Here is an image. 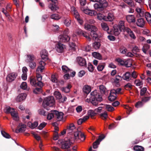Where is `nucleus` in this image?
<instances>
[{
	"label": "nucleus",
	"instance_id": "1",
	"mask_svg": "<svg viewBox=\"0 0 151 151\" xmlns=\"http://www.w3.org/2000/svg\"><path fill=\"white\" fill-rule=\"evenodd\" d=\"M93 2H97V3L94 4L93 6L94 8L98 11H101L106 7L108 3L106 0H90Z\"/></svg>",
	"mask_w": 151,
	"mask_h": 151
},
{
	"label": "nucleus",
	"instance_id": "2",
	"mask_svg": "<svg viewBox=\"0 0 151 151\" xmlns=\"http://www.w3.org/2000/svg\"><path fill=\"white\" fill-rule=\"evenodd\" d=\"M74 143V138L70 137L66 138L65 139L64 142L62 144L61 148L63 149L69 148Z\"/></svg>",
	"mask_w": 151,
	"mask_h": 151
},
{
	"label": "nucleus",
	"instance_id": "3",
	"mask_svg": "<svg viewBox=\"0 0 151 151\" xmlns=\"http://www.w3.org/2000/svg\"><path fill=\"white\" fill-rule=\"evenodd\" d=\"M55 99L52 96H49L45 99L43 101V105L44 107L45 105L50 107L53 106L55 104Z\"/></svg>",
	"mask_w": 151,
	"mask_h": 151
},
{
	"label": "nucleus",
	"instance_id": "4",
	"mask_svg": "<svg viewBox=\"0 0 151 151\" xmlns=\"http://www.w3.org/2000/svg\"><path fill=\"white\" fill-rule=\"evenodd\" d=\"M91 95L92 96V98L93 99V101H97L98 103V102H101L102 100L101 95L96 90L91 92Z\"/></svg>",
	"mask_w": 151,
	"mask_h": 151
},
{
	"label": "nucleus",
	"instance_id": "5",
	"mask_svg": "<svg viewBox=\"0 0 151 151\" xmlns=\"http://www.w3.org/2000/svg\"><path fill=\"white\" fill-rule=\"evenodd\" d=\"M63 33V35H60L59 37L60 41L65 42L69 41L70 39V38L67 35V34H68V30H64Z\"/></svg>",
	"mask_w": 151,
	"mask_h": 151
},
{
	"label": "nucleus",
	"instance_id": "6",
	"mask_svg": "<svg viewBox=\"0 0 151 151\" xmlns=\"http://www.w3.org/2000/svg\"><path fill=\"white\" fill-rule=\"evenodd\" d=\"M17 76V74L16 73H12L9 74L6 77V79L9 82L14 81Z\"/></svg>",
	"mask_w": 151,
	"mask_h": 151
},
{
	"label": "nucleus",
	"instance_id": "7",
	"mask_svg": "<svg viewBox=\"0 0 151 151\" xmlns=\"http://www.w3.org/2000/svg\"><path fill=\"white\" fill-rule=\"evenodd\" d=\"M26 126L24 124L22 123L19 124L17 128L15 130V132L18 133L20 132H23L25 131V128Z\"/></svg>",
	"mask_w": 151,
	"mask_h": 151
},
{
	"label": "nucleus",
	"instance_id": "8",
	"mask_svg": "<svg viewBox=\"0 0 151 151\" xmlns=\"http://www.w3.org/2000/svg\"><path fill=\"white\" fill-rule=\"evenodd\" d=\"M105 136L104 135H100L99 138L93 143V148L94 149L97 148L98 147V145L99 144L100 142L102 139H104Z\"/></svg>",
	"mask_w": 151,
	"mask_h": 151
},
{
	"label": "nucleus",
	"instance_id": "9",
	"mask_svg": "<svg viewBox=\"0 0 151 151\" xmlns=\"http://www.w3.org/2000/svg\"><path fill=\"white\" fill-rule=\"evenodd\" d=\"M65 47V46L60 43H58L55 47L56 50L58 52H62L64 49Z\"/></svg>",
	"mask_w": 151,
	"mask_h": 151
},
{
	"label": "nucleus",
	"instance_id": "10",
	"mask_svg": "<svg viewBox=\"0 0 151 151\" xmlns=\"http://www.w3.org/2000/svg\"><path fill=\"white\" fill-rule=\"evenodd\" d=\"M67 131L70 134H73V133L76 130L75 126L73 123L70 124L67 129Z\"/></svg>",
	"mask_w": 151,
	"mask_h": 151
},
{
	"label": "nucleus",
	"instance_id": "11",
	"mask_svg": "<svg viewBox=\"0 0 151 151\" xmlns=\"http://www.w3.org/2000/svg\"><path fill=\"white\" fill-rule=\"evenodd\" d=\"M53 113H55V116L58 121L61 120L63 117V113L62 112H59L56 110H53Z\"/></svg>",
	"mask_w": 151,
	"mask_h": 151
},
{
	"label": "nucleus",
	"instance_id": "12",
	"mask_svg": "<svg viewBox=\"0 0 151 151\" xmlns=\"http://www.w3.org/2000/svg\"><path fill=\"white\" fill-rule=\"evenodd\" d=\"M136 24L137 26L143 28L145 25V21L143 18H140L137 19Z\"/></svg>",
	"mask_w": 151,
	"mask_h": 151
},
{
	"label": "nucleus",
	"instance_id": "13",
	"mask_svg": "<svg viewBox=\"0 0 151 151\" xmlns=\"http://www.w3.org/2000/svg\"><path fill=\"white\" fill-rule=\"evenodd\" d=\"M135 10L140 17H142L144 16L145 12L144 9L141 6L140 7H137Z\"/></svg>",
	"mask_w": 151,
	"mask_h": 151
},
{
	"label": "nucleus",
	"instance_id": "14",
	"mask_svg": "<svg viewBox=\"0 0 151 151\" xmlns=\"http://www.w3.org/2000/svg\"><path fill=\"white\" fill-rule=\"evenodd\" d=\"M27 96V94L25 93H22L19 95L16 98L17 102H21L24 100Z\"/></svg>",
	"mask_w": 151,
	"mask_h": 151
},
{
	"label": "nucleus",
	"instance_id": "15",
	"mask_svg": "<svg viewBox=\"0 0 151 151\" xmlns=\"http://www.w3.org/2000/svg\"><path fill=\"white\" fill-rule=\"evenodd\" d=\"M115 91L114 90H111L108 98L109 101H113L115 100L116 97V94L115 93Z\"/></svg>",
	"mask_w": 151,
	"mask_h": 151
},
{
	"label": "nucleus",
	"instance_id": "16",
	"mask_svg": "<svg viewBox=\"0 0 151 151\" xmlns=\"http://www.w3.org/2000/svg\"><path fill=\"white\" fill-rule=\"evenodd\" d=\"M36 58L35 56L32 54H28L27 55L26 61L28 63L34 61Z\"/></svg>",
	"mask_w": 151,
	"mask_h": 151
},
{
	"label": "nucleus",
	"instance_id": "17",
	"mask_svg": "<svg viewBox=\"0 0 151 151\" xmlns=\"http://www.w3.org/2000/svg\"><path fill=\"white\" fill-rule=\"evenodd\" d=\"M40 65L37 67V71H40V72H42L43 70L45 68V63L44 61L42 60H41L39 62Z\"/></svg>",
	"mask_w": 151,
	"mask_h": 151
},
{
	"label": "nucleus",
	"instance_id": "18",
	"mask_svg": "<svg viewBox=\"0 0 151 151\" xmlns=\"http://www.w3.org/2000/svg\"><path fill=\"white\" fill-rule=\"evenodd\" d=\"M77 60L80 65L81 66H85L86 65V61L84 58L81 57H79L77 58Z\"/></svg>",
	"mask_w": 151,
	"mask_h": 151
},
{
	"label": "nucleus",
	"instance_id": "19",
	"mask_svg": "<svg viewBox=\"0 0 151 151\" xmlns=\"http://www.w3.org/2000/svg\"><path fill=\"white\" fill-rule=\"evenodd\" d=\"M122 77L124 80L127 81H129L132 80L131 74L129 72H126Z\"/></svg>",
	"mask_w": 151,
	"mask_h": 151
},
{
	"label": "nucleus",
	"instance_id": "20",
	"mask_svg": "<svg viewBox=\"0 0 151 151\" xmlns=\"http://www.w3.org/2000/svg\"><path fill=\"white\" fill-rule=\"evenodd\" d=\"M77 32L78 35H82L84 37H86L89 41H90L91 40V38L88 35V34L86 32L81 29H79Z\"/></svg>",
	"mask_w": 151,
	"mask_h": 151
},
{
	"label": "nucleus",
	"instance_id": "21",
	"mask_svg": "<svg viewBox=\"0 0 151 151\" xmlns=\"http://www.w3.org/2000/svg\"><path fill=\"white\" fill-rule=\"evenodd\" d=\"M93 27L94 28L90 31V35L91 37L93 38V39H96L98 37V35L96 33L97 29L96 27Z\"/></svg>",
	"mask_w": 151,
	"mask_h": 151
},
{
	"label": "nucleus",
	"instance_id": "22",
	"mask_svg": "<svg viewBox=\"0 0 151 151\" xmlns=\"http://www.w3.org/2000/svg\"><path fill=\"white\" fill-rule=\"evenodd\" d=\"M41 56L42 59L46 60L48 58V52L45 50H42L41 52Z\"/></svg>",
	"mask_w": 151,
	"mask_h": 151
},
{
	"label": "nucleus",
	"instance_id": "23",
	"mask_svg": "<svg viewBox=\"0 0 151 151\" xmlns=\"http://www.w3.org/2000/svg\"><path fill=\"white\" fill-rule=\"evenodd\" d=\"M104 20L106 21L111 22L114 19V17L113 13H109L107 16H105Z\"/></svg>",
	"mask_w": 151,
	"mask_h": 151
},
{
	"label": "nucleus",
	"instance_id": "24",
	"mask_svg": "<svg viewBox=\"0 0 151 151\" xmlns=\"http://www.w3.org/2000/svg\"><path fill=\"white\" fill-rule=\"evenodd\" d=\"M126 18L127 22L129 23L135 22V17L133 15H128L127 16Z\"/></svg>",
	"mask_w": 151,
	"mask_h": 151
},
{
	"label": "nucleus",
	"instance_id": "25",
	"mask_svg": "<svg viewBox=\"0 0 151 151\" xmlns=\"http://www.w3.org/2000/svg\"><path fill=\"white\" fill-rule=\"evenodd\" d=\"M37 85L39 87H42L43 86V83L41 81L42 79V76L39 74H37Z\"/></svg>",
	"mask_w": 151,
	"mask_h": 151
},
{
	"label": "nucleus",
	"instance_id": "26",
	"mask_svg": "<svg viewBox=\"0 0 151 151\" xmlns=\"http://www.w3.org/2000/svg\"><path fill=\"white\" fill-rule=\"evenodd\" d=\"M114 34L115 36L118 35L121 32L123 31V30L118 27V26H114Z\"/></svg>",
	"mask_w": 151,
	"mask_h": 151
},
{
	"label": "nucleus",
	"instance_id": "27",
	"mask_svg": "<svg viewBox=\"0 0 151 151\" xmlns=\"http://www.w3.org/2000/svg\"><path fill=\"white\" fill-rule=\"evenodd\" d=\"M37 122H35L33 123L31 122H29L27 123L28 126L32 129H34L37 127L38 125Z\"/></svg>",
	"mask_w": 151,
	"mask_h": 151
},
{
	"label": "nucleus",
	"instance_id": "28",
	"mask_svg": "<svg viewBox=\"0 0 151 151\" xmlns=\"http://www.w3.org/2000/svg\"><path fill=\"white\" fill-rule=\"evenodd\" d=\"M124 22L123 21H119V26L118 27L123 30V31L125 32L126 28H128L125 27L124 25Z\"/></svg>",
	"mask_w": 151,
	"mask_h": 151
},
{
	"label": "nucleus",
	"instance_id": "29",
	"mask_svg": "<svg viewBox=\"0 0 151 151\" xmlns=\"http://www.w3.org/2000/svg\"><path fill=\"white\" fill-rule=\"evenodd\" d=\"M92 96H91L89 98H87L85 100L86 102L88 103L91 102L93 105L97 106L98 104V103L97 101H94L92 98Z\"/></svg>",
	"mask_w": 151,
	"mask_h": 151
},
{
	"label": "nucleus",
	"instance_id": "30",
	"mask_svg": "<svg viewBox=\"0 0 151 151\" xmlns=\"http://www.w3.org/2000/svg\"><path fill=\"white\" fill-rule=\"evenodd\" d=\"M145 18L149 23L151 24V14L148 12H145V13L144 15Z\"/></svg>",
	"mask_w": 151,
	"mask_h": 151
},
{
	"label": "nucleus",
	"instance_id": "31",
	"mask_svg": "<svg viewBox=\"0 0 151 151\" xmlns=\"http://www.w3.org/2000/svg\"><path fill=\"white\" fill-rule=\"evenodd\" d=\"M125 32H126L128 34L131 38L133 39H135L136 38V37L133 32L129 28H126Z\"/></svg>",
	"mask_w": 151,
	"mask_h": 151
},
{
	"label": "nucleus",
	"instance_id": "32",
	"mask_svg": "<svg viewBox=\"0 0 151 151\" xmlns=\"http://www.w3.org/2000/svg\"><path fill=\"white\" fill-rule=\"evenodd\" d=\"M73 133L74 137H72L74 138L75 142V140H77L79 139V135L80 134H81V131L77 130V131H75L74 132H73Z\"/></svg>",
	"mask_w": 151,
	"mask_h": 151
},
{
	"label": "nucleus",
	"instance_id": "33",
	"mask_svg": "<svg viewBox=\"0 0 151 151\" xmlns=\"http://www.w3.org/2000/svg\"><path fill=\"white\" fill-rule=\"evenodd\" d=\"M11 114L14 120L16 121L18 120L19 117L17 115V114L14 110L13 111H11Z\"/></svg>",
	"mask_w": 151,
	"mask_h": 151
},
{
	"label": "nucleus",
	"instance_id": "34",
	"mask_svg": "<svg viewBox=\"0 0 151 151\" xmlns=\"http://www.w3.org/2000/svg\"><path fill=\"white\" fill-rule=\"evenodd\" d=\"M96 27L92 25H91L88 23H86L84 25L85 29L89 31H91V30H92L93 28H94L93 27Z\"/></svg>",
	"mask_w": 151,
	"mask_h": 151
},
{
	"label": "nucleus",
	"instance_id": "35",
	"mask_svg": "<svg viewBox=\"0 0 151 151\" xmlns=\"http://www.w3.org/2000/svg\"><path fill=\"white\" fill-rule=\"evenodd\" d=\"M101 26L103 30L106 31L108 33H109V27L106 23L105 22H102L101 24Z\"/></svg>",
	"mask_w": 151,
	"mask_h": 151
},
{
	"label": "nucleus",
	"instance_id": "36",
	"mask_svg": "<svg viewBox=\"0 0 151 151\" xmlns=\"http://www.w3.org/2000/svg\"><path fill=\"white\" fill-rule=\"evenodd\" d=\"M91 91V88L89 86H88L85 85L83 87V92L86 94L89 93Z\"/></svg>",
	"mask_w": 151,
	"mask_h": 151
},
{
	"label": "nucleus",
	"instance_id": "37",
	"mask_svg": "<svg viewBox=\"0 0 151 151\" xmlns=\"http://www.w3.org/2000/svg\"><path fill=\"white\" fill-rule=\"evenodd\" d=\"M71 87V85L69 84L66 87H63L62 88V91L65 93H68L70 91V89Z\"/></svg>",
	"mask_w": 151,
	"mask_h": 151
},
{
	"label": "nucleus",
	"instance_id": "38",
	"mask_svg": "<svg viewBox=\"0 0 151 151\" xmlns=\"http://www.w3.org/2000/svg\"><path fill=\"white\" fill-rule=\"evenodd\" d=\"M92 56L95 58L99 60H101L102 59V57L101 54L99 53L96 52H94L92 53Z\"/></svg>",
	"mask_w": 151,
	"mask_h": 151
},
{
	"label": "nucleus",
	"instance_id": "39",
	"mask_svg": "<svg viewBox=\"0 0 151 151\" xmlns=\"http://www.w3.org/2000/svg\"><path fill=\"white\" fill-rule=\"evenodd\" d=\"M100 91L102 94H105L107 91L106 88L103 85H101L99 86Z\"/></svg>",
	"mask_w": 151,
	"mask_h": 151
},
{
	"label": "nucleus",
	"instance_id": "40",
	"mask_svg": "<svg viewBox=\"0 0 151 151\" xmlns=\"http://www.w3.org/2000/svg\"><path fill=\"white\" fill-rule=\"evenodd\" d=\"M115 60L118 62L119 64L122 65H124V64H126L127 61H124L122 60L121 58H117Z\"/></svg>",
	"mask_w": 151,
	"mask_h": 151
},
{
	"label": "nucleus",
	"instance_id": "41",
	"mask_svg": "<svg viewBox=\"0 0 151 151\" xmlns=\"http://www.w3.org/2000/svg\"><path fill=\"white\" fill-rule=\"evenodd\" d=\"M124 2L128 4L131 7H134L135 4L134 2L132 0H124Z\"/></svg>",
	"mask_w": 151,
	"mask_h": 151
},
{
	"label": "nucleus",
	"instance_id": "42",
	"mask_svg": "<svg viewBox=\"0 0 151 151\" xmlns=\"http://www.w3.org/2000/svg\"><path fill=\"white\" fill-rule=\"evenodd\" d=\"M134 149L136 151H144V148L143 147L138 145L134 146Z\"/></svg>",
	"mask_w": 151,
	"mask_h": 151
},
{
	"label": "nucleus",
	"instance_id": "43",
	"mask_svg": "<svg viewBox=\"0 0 151 151\" xmlns=\"http://www.w3.org/2000/svg\"><path fill=\"white\" fill-rule=\"evenodd\" d=\"M62 68L63 71L65 73H69L71 71V70L66 65H63Z\"/></svg>",
	"mask_w": 151,
	"mask_h": 151
},
{
	"label": "nucleus",
	"instance_id": "44",
	"mask_svg": "<svg viewBox=\"0 0 151 151\" xmlns=\"http://www.w3.org/2000/svg\"><path fill=\"white\" fill-rule=\"evenodd\" d=\"M49 7L52 11H55L58 9V7L54 4H50Z\"/></svg>",
	"mask_w": 151,
	"mask_h": 151
},
{
	"label": "nucleus",
	"instance_id": "45",
	"mask_svg": "<svg viewBox=\"0 0 151 151\" xmlns=\"http://www.w3.org/2000/svg\"><path fill=\"white\" fill-rule=\"evenodd\" d=\"M93 48L96 49H99L101 46V44L99 42L95 41L93 44Z\"/></svg>",
	"mask_w": 151,
	"mask_h": 151
},
{
	"label": "nucleus",
	"instance_id": "46",
	"mask_svg": "<svg viewBox=\"0 0 151 151\" xmlns=\"http://www.w3.org/2000/svg\"><path fill=\"white\" fill-rule=\"evenodd\" d=\"M104 107L105 109L109 111H112L114 109V108L109 105L106 104L104 105Z\"/></svg>",
	"mask_w": 151,
	"mask_h": 151
},
{
	"label": "nucleus",
	"instance_id": "47",
	"mask_svg": "<svg viewBox=\"0 0 151 151\" xmlns=\"http://www.w3.org/2000/svg\"><path fill=\"white\" fill-rule=\"evenodd\" d=\"M150 48V46L148 44L145 45L142 48L143 52L145 54H146L147 52Z\"/></svg>",
	"mask_w": 151,
	"mask_h": 151
},
{
	"label": "nucleus",
	"instance_id": "48",
	"mask_svg": "<svg viewBox=\"0 0 151 151\" xmlns=\"http://www.w3.org/2000/svg\"><path fill=\"white\" fill-rule=\"evenodd\" d=\"M27 63H29V67L32 69H33L36 67V63L34 61L28 62Z\"/></svg>",
	"mask_w": 151,
	"mask_h": 151
},
{
	"label": "nucleus",
	"instance_id": "49",
	"mask_svg": "<svg viewBox=\"0 0 151 151\" xmlns=\"http://www.w3.org/2000/svg\"><path fill=\"white\" fill-rule=\"evenodd\" d=\"M53 113V111L52 110L50 113H49L47 114V119L50 120L55 116V113Z\"/></svg>",
	"mask_w": 151,
	"mask_h": 151
},
{
	"label": "nucleus",
	"instance_id": "50",
	"mask_svg": "<svg viewBox=\"0 0 151 151\" xmlns=\"http://www.w3.org/2000/svg\"><path fill=\"white\" fill-rule=\"evenodd\" d=\"M105 64L104 63H102L99 64L97 66V68L99 71H102L104 68Z\"/></svg>",
	"mask_w": 151,
	"mask_h": 151
},
{
	"label": "nucleus",
	"instance_id": "51",
	"mask_svg": "<svg viewBox=\"0 0 151 151\" xmlns=\"http://www.w3.org/2000/svg\"><path fill=\"white\" fill-rule=\"evenodd\" d=\"M20 87L23 90H27L28 91L29 89V88H27V84L25 82H22L20 85Z\"/></svg>",
	"mask_w": 151,
	"mask_h": 151
},
{
	"label": "nucleus",
	"instance_id": "52",
	"mask_svg": "<svg viewBox=\"0 0 151 151\" xmlns=\"http://www.w3.org/2000/svg\"><path fill=\"white\" fill-rule=\"evenodd\" d=\"M50 18L52 19L58 20L60 18V17L58 14H53L51 15Z\"/></svg>",
	"mask_w": 151,
	"mask_h": 151
},
{
	"label": "nucleus",
	"instance_id": "53",
	"mask_svg": "<svg viewBox=\"0 0 151 151\" xmlns=\"http://www.w3.org/2000/svg\"><path fill=\"white\" fill-rule=\"evenodd\" d=\"M30 83L32 86H37V82H36V80L35 78H32L30 79Z\"/></svg>",
	"mask_w": 151,
	"mask_h": 151
},
{
	"label": "nucleus",
	"instance_id": "54",
	"mask_svg": "<svg viewBox=\"0 0 151 151\" xmlns=\"http://www.w3.org/2000/svg\"><path fill=\"white\" fill-rule=\"evenodd\" d=\"M74 17L78 21V22L81 24H82L83 23L82 21L80 19V15L78 13L75 14H73Z\"/></svg>",
	"mask_w": 151,
	"mask_h": 151
},
{
	"label": "nucleus",
	"instance_id": "55",
	"mask_svg": "<svg viewBox=\"0 0 151 151\" xmlns=\"http://www.w3.org/2000/svg\"><path fill=\"white\" fill-rule=\"evenodd\" d=\"M14 109L11 108L9 106H6L5 108V111L6 113H11V111H13Z\"/></svg>",
	"mask_w": 151,
	"mask_h": 151
},
{
	"label": "nucleus",
	"instance_id": "56",
	"mask_svg": "<svg viewBox=\"0 0 151 151\" xmlns=\"http://www.w3.org/2000/svg\"><path fill=\"white\" fill-rule=\"evenodd\" d=\"M54 95L56 98L58 99H61L62 96L61 93L59 92L55 91L54 93Z\"/></svg>",
	"mask_w": 151,
	"mask_h": 151
},
{
	"label": "nucleus",
	"instance_id": "57",
	"mask_svg": "<svg viewBox=\"0 0 151 151\" xmlns=\"http://www.w3.org/2000/svg\"><path fill=\"white\" fill-rule=\"evenodd\" d=\"M101 118L103 119H106L108 116L107 112L104 111L103 113H101L100 115Z\"/></svg>",
	"mask_w": 151,
	"mask_h": 151
},
{
	"label": "nucleus",
	"instance_id": "58",
	"mask_svg": "<svg viewBox=\"0 0 151 151\" xmlns=\"http://www.w3.org/2000/svg\"><path fill=\"white\" fill-rule=\"evenodd\" d=\"M51 80L52 82L54 83H58V80L54 75H52L51 76Z\"/></svg>",
	"mask_w": 151,
	"mask_h": 151
},
{
	"label": "nucleus",
	"instance_id": "59",
	"mask_svg": "<svg viewBox=\"0 0 151 151\" xmlns=\"http://www.w3.org/2000/svg\"><path fill=\"white\" fill-rule=\"evenodd\" d=\"M46 124L47 123L45 122H42L37 127V129L39 130H42L45 127Z\"/></svg>",
	"mask_w": 151,
	"mask_h": 151
},
{
	"label": "nucleus",
	"instance_id": "60",
	"mask_svg": "<svg viewBox=\"0 0 151 151\" xmlns=\"http://www.w3.org/2000/svg\"><path fill=\"white\" fill-rule=\"evenodd\" d=\"M71 20L69 18L66 19L64 21V24L67 26H69L70 25Z\"/></svg>",
	"mask_w": 151,
	"mask_h": 151
},
{
	"label": "nucleus",
	"instance_id": "61",
	"mask_svg": "<svg viewBox=\"0 0 151 151\" xmlns=\"http://www.w3.org/2000/svg\"><path fill=\"white\" fill-rule=\"evenodd\" d=\"M134 84L136 86H140L143 84V83L140 80L137 79L134 81Z\"/></svg>",
	"mask_w": 151,
	"mask_h": 151
},
{
	"label": "nucleus",
	"instance_id": "62",
	"mask_svg": "<svg viewBox=\"0 0 151 151\" xmlns=\"http://www.w3.org/2000/svg\"><path fill=\"white\" fill-rule=\"evenodd\" d=\"M1 134L4 137L6 138H10V136L9 134L4 131H1Z\"/></svg>",
	"mask_w": 151,
	"mask_h": 151
},
{
	"label": "nucleus",
	"instance_id": "63",
	"mask_svg": "<svg viewBox=\"0 0 151 151\" xmlns=\"http://www.w3.org/2000/svg\"><path fill=\"white\" fill-rule=\"evenodd\" d=\"M105 16L101 13H98L97 15V19L100 20L102 19L104 20Z\"/></svg>",
	"mask_w": 151,
	"mask_h": 151
},
{
	"label": "nucleus",
	"instance_id": "64",
	"mask_svg": "<svg viewBox=\"0 0 151 151\" xmlns=\"http://www.w3.org/2000/svg\"><path fill=\"white\" fill-rule=\"evenodd\" d=\"M41 87H40V88H36L33 91L34 93L35 94H39L41 93L42 91Z\"/></svg>",
	"mask_w": 151,
	"mask_h": 151
}]
</instances>
